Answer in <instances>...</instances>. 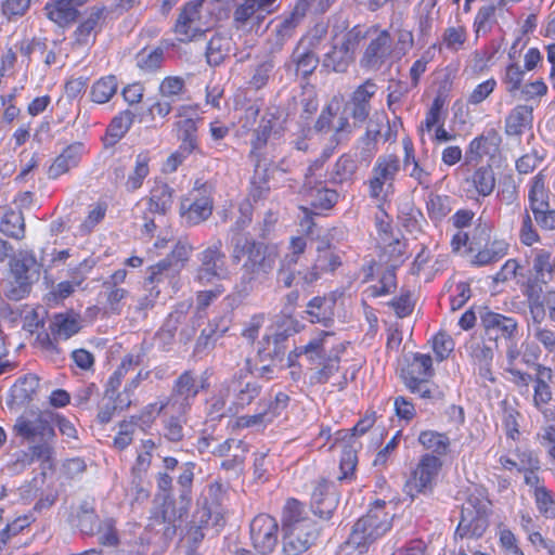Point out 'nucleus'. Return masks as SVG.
<instances>
[{
  "label": "nucleus",
  "instance_id": "obj_33",
  "mask_svg": "<svg viewBox=\"0 0 555 555\" xmlns=\"http://www.w3.org/2000/svg\"><path fill=\"white\" fill-rule=\"evenodd\" d=\"M192 304L182 301L175 306L173 310L166 318L162 328L158 331L157 336L163 341L169 344L172 341L178 326L184 322Z\"/></svg>",
  "mask_w": 555,
  "mask_h": 555
},
{
  "label": "nucleus",
  "instance_id": "obj_1",
  "mask_svg": "<svg viewBox=\"0 0 555 555\" xmlns=\"http://www.w3.org/2000/svg\"><path fill=\"white\" fill-rule=\"evenodd\" d=\"M231 259L233 263L242 262L241 283L244 291L253 288L257 281L266 279L274 269L278 254L245 234L231 236Z\"/></svg>",
  "mask_w": 555,
  "mask_h": 555
},
{
  "label": "nucleus",
  "instance_id": "obj_21",
  "mask_svg": "<svg viewBox=\"0 0 555 555\" xmlns=\"http://www.w3.org/2000/svg\"><path fill=\"white\" fill-rule=\"evenodd\" d=\"M481 323L487 334L495 339L501 336L511 340L518 333V322L514 318L501 313L488 311L481 315Z\"/></svg>",
  "mask_w": 555,
  "mask_h": 555
},
{
  "label": "nucleus",
  "instance_id": "obj_52",
  "mask_svg": "<svg viewBox=\"0 0 555 555\" xmlns=\"http://www.w3.org/2000/svg\"><path fill=\"white\" fill-rule=\"evenodd\" d=\"M168 417L164 421V436L169 441L179 442L184 437L183 427L188 423L189 414L178 415L172 411H165Z\"/></svg>",
  "mask_w": 555,
  "mask_h": 555
},
{
  "label": "nucleus",
  "instance_id": "obj_62",
  "mask_svg": "<svg viewBox=\"0 0 555 555\" xmlns=\"http://www.w3.org/2000/svg\"><path fill=\"white\" fill-rule=\"evenodd\" d=\"M491 228L487 223L479 222L474 229L472 235L464 233V245L468 244L469 250L475 251L487 243H491Z\"/></svg>",
  "mask_w": 555,
  "mask_h": 555
},
{
  "label": "nucleus",
  "instance_id": "obj_20",
  "mask_svg": "<svg viewBox=\"0 0 555 555\" xmlns=\"http://www.w3.org/2000/svg\"><path fill=\"white\" fill-rule=\"evenodd\" d=\"M41 264L31 251L20 250L9 260V271L12 278L34 284L40 278Z\"/></svg>",
  "mask_w": 555,
  "mask_h": 555
},
{
  "label": "nucleus",
  "instance_id": "obj_35",
  "mask_svg": "<svg viewBox=\"0 0 555 555\" xmlns=\"http://www.w3.org/2000/svg\"><path fill=\"white\" fill-rule=\"evenodd\" d=\"M334 307V298L314 297L308 302L306 312L311 323L327 326L333 321Z\"/></svg>",
  "mask_w": 555,
  "mask_h": 555
},
{
  "label": "nucleus",
  "instance_id": "obj_4",
  "mask_svg": "<svg viewBox=\"0 0 555 555\" xmlns=\"http://www.w3.org/2000/svg\"><path fill=\"white\" fill-rule=\"evenodd\" d=\"M52 421V413L40 410L25 411L16 418L13 431L30 444L33 460L51 459L55 438Z\"/></svg>",
  "mask_w": 555,
  "mask_h": 555
},
{
  "label": "nucleus",
  "instance_id": "obj_34",
  "mask_svg": "<svg viewBox=\"0 0 555 555\" xmlns=\"http://www.w3.org/2000/svg\"><path fill=\"white\" fill-rule=\"evenodd\" d=\"M81 150V143L77 142L68 145L50 166L48 171L49 177L55 179L67 172L70 168L76 167L80 159Z\"/></svg>",
  "mask_w": 555,
  "mask_h": 555
},
{
  "label": "nucleus",
  "instance_id": "obj_10",
  "mask_svg": "<svg viewBox=\"0 0 555 555\" xmlns=\"http://www.w3.org/2000/svg\"><path fill=\"white\" fill-rule=\"evenodd\" d=\"M249 370H241L234 374L230 379L221 385L220 396L222 400L217 401L220 406L224 405L223 398L233 396V405L236 409H244L249 405L261 393V385L257 382L248 379Z\"/></svg>",
  "mask_w": 555,
  "mask_h": 555
},
{
  "label": "nucleus",
  "instance_id": "obj_38",
  "mask_svg": "<svg viewBox=\"0 0 555 555\" xmlns=\"http://www.w3.org/2000/svg\"><path fill=\"white\" fill-rule=\"evenodd\" d=\"M532 107L528 105H517L505 119V133L507 135H520L526 127L532 124Z\"/></svg>",
  "mask_w": 555,
  "mask_h": 555
},
{
  "label": "nucleus",
  "instance_id": "obj_57",
  "mask_svg": "<svg viewBox=\"0 0 555 555\" xmlns=\"http://www.w3.org/2000/svg\"><path fill=\"white\" fill-rule=\"evenodd\" d=\"M164 62V50L156 48L152 51L142 50L137 55V65L146 73H153L160 68Z\"/></svg>",
  "mask_w": 555,
  "mask_h": 555
},
{
  "label": "nucleus",
  "instance_id": "obj_24",
  "mask_svg": "<svg viewBox=\"0 0 555 555\" xmlns=\"http://www.w3.org/2000/svg\"><path fill=\"white\" fill-rule=\"evenodd\" d=\"M132 403L129 395V388L118 393L104 391L102 400L98 404L96 420L100 424L109 423L115 413L128 409Z\"/></svg>",
  "mask_w": 555,
  "mask_h": 555
},
{
  "label": "nucleus",
  "instance_id": "obj_61",
  "mask_svg": "<svg viewBox=\"0 0 555 555\" xmlns=\"http://www.w3.org/2000/svg\"><path fill=\"white\" fill-rule=\"evenodd\" d=\"M532 270L534 274L532 276L544 278L546 275L552 276L554 273V266L551 251L546 249H538L534 253Z\"/></svg>",
  "mask_w": 555,
  "mask_h": 555
},
{
  "label": "nucleus",
  "instance_id": "obj_26",
  "mask_svg": "<svg viewBox=\"0 0 555 555\" xmlns=\"http://www.w3.org/2000/svg\"><path fill=\"white\" fill-rule=\"evenodd\" d=\"M464 184L468 197L490 195L495 186L493 169L491 166L479 167L472 176L465 179Z\"/></svg>",
  "mask_w": 555,
  "mask_h": 555
},
{
  "label": "nucleus",
  "instance_id": "obj_41",
  "mask_svg": "<svg viewBox=\"0 0 555 555\" xmlns=\"http://www.w3.org/2000/svg\"><path fill=\"white\" fill-rule=\"evenodd\" d=\"M338 500L333 492L320 487L312 494L311 507L314 515L322 519H330L337 507Z\"/></svg>",
  "mask_w": 555,
  "mask_h": 555
},
{
  "label": "nucleus",
  "instance_id": "obj_60",
  "mask_svg": "<svg viewBox=\"0 0 555 555\" xmlns=\"http://www.w3.org/2000/svg\"><path fill=\"white\" fill-rule=\"evenodd\" d=\"M380 135V127L373 121H370L366 127L364 135L360 139L361 155L363 158L369 159L376 151L377 139Z\"/></svg>",
  "mask_w": 555,
  "mask_h": 555
},
{
  "label": "nucleus",
  "instance_id": "obj_43",
  "mask_svg": "<svg viewBox=\"0 0 555 555\" xmlns=\"http://www.w3.org/2000/svg\"><path fill=\"white\" fill-rule=\"evenodd\" d=\"M39 386V378L36 375L28 374L20 378L11 388L12 402L24 404L30 401Z\"/></svg>",
  "mask_w": 555,
  "mask_h": 555
},
{
  "label": "nucleus",
  "instance_id": "obj_14",
  "mask_svg": "<svg viewBox=\"0 0 555 555\" xmlns=\"http://www.w3.org/2000/svg\"><path fill=\"white\" fill-rule=\"evenodd\" d=\"M222 246V241L218 238L199 254L201 264L197 269L196 280L201 284L206 285L225 276V254Z\"/></svg>",
  "mask_w": 555,
  "mask_h": 555
},
{
  "label": "nucleus",
  "instance_id": "obj_17",
  "mask_svg": "<svg viewBox=\"0 0 555 555\" xmlns=\"http://www.w3.org/2000/svg\"><path fill=\"white\" fill-rule=\"evenodd\" d=\"M393 52L392 38L388 30L384 29L371 39L361 60L362 68L378 70Z\"/></svg>",
  "mask_w": 555,
  "mask_h": 555
},
{
  "label": "nucleus",
  "instance_id": "obj_2",
  "mask_svg": "<svg viewBox=\"0 0 555 555\" xmlns=\"http://www.w3.org/2000/svg\"><path fill=\"white\" fill-rule=\"evenodd\" d=\"M283 552L299 555L308 551L317 541L320 528L308 517L305 505L296 499L287 500L282 516Z\"/></svg>",
  "mask_w": 555,
  "mask_h": 555
},
{
  "label": "nucleus",
  "instance_id": "obj_45",
  "mask_svg": "<svg viewBox=\"0 0 555 555\" xmlns=\"http://www.w3.org/2000/svg\"><path fill=\"white\" fill-rule=\"evenodd\" d=\"M0 232L8 237L23 240L25 237V220L23 214L14 210L5 212L0 221Z\"/></svg>",
  "mask_w": 555,
  "mask_h": 555
},
{
  "label": "nucleus",
  "instance_id": "obj_11",
  "mask_svg": "<svg viewBox=\"0 0 555 555\" xmlns=\"http://www.w3.org/2000/svg\"><path fill=\"white\" fill-rule=\"evenodd\" d=\"M441 460L433 454H424L410 478L404 485V492L414 499L418 494H427L431 492L434 481L441 469Z\"/></svg>",
  "mask_w": 555,
  "mask_h": 555
},
{
  "label": "nucleus",
  "instance_id": "obj_28",
  "mask_svg": "<svg viewBox=\"0 0 555 555\" xmlns=\"http://www.w3.org/2000/svg\"><path fill=\"white\" fill-rule=\"evenodd\" d=\"M178 139L180 140V151L178 155H172L169 160H177L180 156H188L198 151L197 124L193 118H184L176 122Z\"/></svg>",
  "mask_w": 555,
  "mask_h": 555
},
{
  "label": "nucleus",
  "instance_id": "obj_48",
  "mask_svg": "<svg viewBox=\"0 0 555 555\" xmlns=\"http://www.w3.org/2000/svg\"><path fill=\"white\" fill-rule=\"evenodd\" d=\"M356 170L357 164L353 158L348 154H344L333 166L330 172V180L336 184L350 182L353 179Z\"/></svg>",
  "mask_w": 555,
  "mask_h": 555
},
{
  "label": "nucleus",
  "instance_id": "obj_25",
  "mask_svg": "<svg viewBox=\"0 0 555 555\" xmlns=\"http://www.w3.org/2000/svg\"><path fill=\"white\" fill-rule=\"evenodd\" d=\"M302 194L313 208L321 210L333 208L339 197L335 190L327 189L321 181L314 180L304 182Z\"/></svg>",
  "mask_w": 555,
  "mask_h": 555
},
{
  "label": "nucleus",
  "instance_id": "obj_56",
  "mask_svg": "<svg viewBox=\"0 0 555 555\" xmlns=\"http://www.w3.org/2000/svg\"><path fill=\"white\" fill-rule=\"evenodd\" d=\"M1 286L8 299L18 301L29 295L33 285L29 284V282H24L11 276L8 280H3Z\"/></svg>",
  "mask_w": 555,
  "mask_h": 555
},
{
  "label": "nucleus",
  "instance_id": "obj_27",
  "mask_svg": "<svg viewBox=\"0 0 555 555\" xmlns=\"http://www.w3.org/2000/svg\"><path fill=\"white\" fill-rule=\"evenodd\" d=\"M159 297V291L155 287H144V293L132 298V302L126 311L127 319L135 323L144 321L149 317V312L155 307Z\"/></svg>",
  "mask_w": 555,
  "mask_h": 555
},
{
  "label": "nucleus",
  "instance_id": "obj_7",
  "mask_svg": "<svg viewBox=\"0 0 555 555\" xmlns=\"http://www.w3.org/2000/svg\"><path fill=\"white\" fill-rule=\"evenodd\" d=\"M547 280L540 276H529L521 285L522 295L533 324H541L546 318V308L555 312V288L544 289Z\"/></svg>",
  "mask_w": 555,
  "mask_h": 555
},
{
  "label": "nucleus",
  "instance_id": "obj_51",
  "mask_svg": "<svg viewBox=\"0 0 555 555\" xmlns=\"http://www.w3.org/2000/svg\"><path fill=\"white\" fill-rule=\"evenodd\" d=\"M418 442L427 450L438 455H446L449 451L450 439L446 434L434 430H424L418 436Z\"/></svg>",
  "mask_w": 555,
  "mask_h": 555
},
{
  "label": "nucleus",
  "instance_id": "obj_39",
  "mask_svg": "<svg viewBox=\"0 0 555 555\" xmlns=\"http://www.w3.org/2000/svg\"><path fill=\"white\" fill-rule=\"evenodd\" d=\"M172 203V189L165 183H158L151 190L147 212L164 216L170 210Z\"/></svg>",
  "mask_w": 555,
  "mask_h": 555
},
{
  "label": "nucleus",
  "instance_id": "obj_30",
  "mask_svg": "<svg viewBox=\"0 0 555 555\" xmlns=\"http://www.w3.org/2000/svg\"><path fill=\"white\" fill-rule=\"evenodd\" d=\"M301 21L302 18L295 15L294 11L288 16L278 21L273 34L268 40L271 54L282 50L285 42L293 37L295 28Z\"/></svg>",
  "mask_w": 555,
  "mask_h": 555
},
{
  "label": "nucleus",
  "instance_id": "obj_37",
  "mask_svg": "<svg viewBox=\"0 0 555 555\" xmlns=\"http://www.w3.org/2000/svg\"><path fill=\"white\" fill-rule=\"evenodd\" d=\"M47 17L62 28H66L74 24L78 16L79 11L72 5L64 4L57 0H51L44 5Z\"/></svg>",
  "mask_w": 555,
  "mask_h": 555
},
{
  "label": "nucleus",
  "instance_id": "obj_12",
  "mask_svg": "<svg viewBox=\"0 0 555 555\" xmlns=\"http://www.w3.org/2000/svg\"><path fill=\"white\" fill-rule=\"evenodd\" d=\"M214 202L206 184L196 186L189 197L181 202L180 214L188 225L206 221L212 214Z\"/></svg>",
  "mask_w": 555,
  "mask_h": 555
},
{
  "label": "nucleus",
  "instance_id": "obj_46",
  "mask_svg": "<svg viewBox=\"0 0 555 555\" xmlns=\"http://www.w3.org/2000/svg\"><path fill=\"white\" fill-rule=\"evenodd\" d=\"M279 126L278 109L268 111L262 116L259 126L254 130L253 145L255 149L263 146L271 132L276 131Z\"/></svg>",
  "mask_w": 555,
  "mask_h": 555
},
{
  "label": "nucleus",
  "instance_id": "obj_63",
  "mask_svg": "<svg viewBox=\"0 0 555 555\" xmlns=\"http://www.w3.org/2000/svg\"><path fill=\"white\" fill-rule=\"evenodd\" d=\"M286 347L271 338L264 339V346L258 351L260 362L271 361L273 363H281L284 359Z\"/></svg>",
  "mask_w": 555,
  "mask_h": 555
},
{
  "label": "nucleus",
  "instance_id": "obj_40",
  "mask_svg": "<svg viewBox=\"0 0 555 555\" xmlns=\"http://www.w3.org/2000/svg\"><path fill=\"white\" fill-rule=\"evenodd\" d=\"M508 244L504 240H493L476 249L472 263L476 266H488L501 260L507 253Z\"/></svg>",
  "mask_w": 555,
  "mask_h": 555
},
{
  "label": "nucleus",
  "instance_id": "obj_3",
  "mask_svg": "<svg viewBox=\"0 0 555 555\" xmlns=\"http://www.w3.org/2000/svg\"><path fill=\"white\" fill-rule=\"evenodd\" d=\"M345 351L344 343H334V333L320 332L307 345L297 347L288 356L289 365H293V354L302 356L314 371L311 380L317 384H325L339 369V356Z\"/></svg>",
  "mask_w": 555,
  "mask_h": 555
},
{
  "label": "nucleus",
  "instance_id": "obj_18",
  "mask_svg": "<svg viewBox=\"0 0 555 555\" xmlns=\"http://www.w3.org/2000/svg\"><path fill=\"white\" fill-rule=\"evenodd\" d=\"M487 528L488 519L485 512L476 508L472 502L463 505L455 535L461 538H479Z\"/></svg>",
  "mask_w": 555,
  "mask_h": 555
},
{
  "label": "nucleus",
  "instance_id": "obj_55",
  "mask_svg": "<svg viewBox=\"0 0 555 555\" xmlns=\"http://www.w3.org/2000/svg\"><path fill=\"white\" fill-rule=\"evenodd\" d=\"M318 256L314 260V269H319L322 273L333 272L340 264V258L336 255L328 245L322 244L317 248Z\"/></svg>",
  "mask_w": 555,
  "mask_h": 555
},
{
  "label": "nucleus",
  "instance_id": "obj_36",
  "mask_svg": "<svg viewBox=\"0 0 555 555\" xmlns=\"http://www.w3.org/2000/svg\"><path fill=\"white\" fill-rule=\"evenodd\" d=\"M231 37L223 34H215L206 47V60L210 66H219L232 51Z\"/></svg>",
  "mask_w": 555,
  "mask_h": 555
},
{
  "label": "nucleus",
  "instance_id": "obj_23",
  "mask_svg": "<svg viewBox=\"0 0 555 555\" xmlns=\"http://www.w3.org/2000/svg\"><path fill=\"white\" fill-rule=\"evenodd\" d=\"M88 12V16L80 22L74 33L75 43L78 46H86L91 38L95 37V34L102 28L108 13L104 5L92 7Z\"/></svg>",
  "mask_w": 555,
  "mask_h": 555
},
{
  "label": "nucleus",
  "instance_id": "obj_29",
  "mask_svg": "<svg viewBox=\"0 0 555 555\" xmlns=\"http://www.w3.org/2000/svg\"><path fill=\"white\" fill-rule=\"evenodd\" d=\"M192 516V528L218 527L223 524L221 507L210 505L208 498H199Z\"/></svg>",
  "mask_w": 555,
  "mask_h": 555
},
{
  "label": "nucleus",
  "instance_id": "obj_54",
  "mask_svg": "<svg viewBox=\"0 0 555 555\" xmlns=\"http://www.w3.org/2000/svg\"><path fill=\"white\" fill-rule=\"evenodd\" d=\"M139 365V358L134 357L132 354L126 356L120 365L116 369V371L112 374V376L108 378L105 391L118 393V389L121 385L122 378L128 373L129 370Z\"/></svg>",
  "mask_w": 555,
  "mask_h": 555
},
{
  "label": "nucleus",
  "instance_id": "obj_8",
  "mask_svg": "<svg viewBox=\"0 0 555 555\" xmlns=\"http://www.w3.org/2000/svg\"><path fill=\"white\" fill-rule=\"evenodd\" d=\"M375 421L376 413L367 412L364 415V417H362L352 429L338 430L335 434V442H347L344 447L343 454L340 457V475L338 476L339 480L348 479L353 474L358 463L357 449L352 444V439L356 436L364 435L374 425Z\"/></svg>",
  "mask_w": 555,
  "mask_h": 555
},
{
  "label": "nucleus",
  "instance_id": "obj_32",
  "mask_svg": "<svg viewBox=\"0 0 555 555\" xmlns=\"http://www.w3.org/2000/svg\"><path fill=\"white\" fill-rule=\"evenodd\" d=\"M195 467L196 465L193 462H185L179 466L180 474L177 477V483L179 487L180 516L188 512L192 501V487L195 476Z\"/></svg>",
  "mask_w": 555,
  "mask_h": 555
},
{
  "label": "nucleus",
  "instance_id": "obj_16",
  "mask_svg": "<svg viewBox=\"0 0 555 555\" xmlns=\"http://www.w3.org/2000/svg\"><path fill=\"white\" fill-rule=\"evenodd\" d=\"M278 522L268 514L256 516L250 522L253 545L261 554L271 553L278 543Z\"/></svg>",
  "mask_w": 555,
  "mask_h": 555
},
{
  "label": "nucleus",
  "instance_id": "obj_9",
  "mask_svg": "<svg viewBox=\"0 0 555 555\" xmlns=\"http://www.w3.org/2000/svg\"><path fill=\"white\" fill-rule=\"evenodd\" d=\"M365 38L360 26H354L341 38L339 44H334L324 57L322 65L335 73H345L354 60V52Z\"/></svg>",
  "mask_w": 555,
  "mask_h": 555
},
{
  "label": "nucleus",
  "instance_id": "obj_53",
  "mask_svg": "<svg viewBox=\"0 0 555 555\" xmlns=\"http://www.w3.org/2000/svg\"><path fill=\"white\" fill-rule=\"evenodd\" d=\"M117 88L118 85L115 76L103 77L92 86L91 99L99 104L106 103L116 93Z\"/></svg>",
  "mask_w": 555,
  "mask_h": 555
},
{
  "label": "nucleus",
  "instance_id": "obj_50",
  "mask_svg": "<svg viewBox=\"0 0 555 555\" xmlns=\"http://www.w3.org/2000/svg\"><path fill=\"white\" fill-rule=\"evenodd\" d=\"M383 251L379 255V262L392 268L400 267L404 261L405 244L398 238L383 243Z\"/></svg>",
  "mask_w": 555,
  "mask_h": 555
},
{
  "label": "nucleus",
  "instance_id": "obj_5",
  "mask_svg": "<svg viewBox=\"0 0 555 555\" xmlns=\"http://www.w3.org/2000/svg\"><path fill=\"white\" fill-rule=\"evenodd\" d=\"M205 379L195 370H185L173 380L169 396L159 403L158 413L172 411L178 415L189 414L198 396L205 388Z\"/></svg>",
  "mask_w": 555,
  "mask_h": 555
},
{
  "label": "nucleus",
  "instance_id": "obj_42",
  "mask_svg": "<svg viewBox=\"0 0 555 555\" xmlns=\"http://www.w3.org/2000/svg\"><path fill=\"white\" fill-rule=\"evenodd\" d=\"M134 117V113L129 109L114 117L106 130L105 144L114 145L124 138L133 124Z\"/></svg>",
  "mask_w": 555,
  "mask_h": 555
},
{
  "label": "nucleus",
  "instance_id": "obj_59",
  "mask_svg": "<svg viewBox=\"0 0 555 555\" xmlns=\"http://www.w3.org/2000/svg\"><path fill=\"white\" fill-rule=\"evenodd\" d=\"M335 0H298L294 12L295 15L304 18L307 13L323 14L325 13Z\"/></svg>",
  "mask_w": 555,
  "mask_h": 555
},
{
  "label": "nucleus",
  "instance_id": "obj_44",
  "mask_svg": "<svg viewBox=\"0 0 555 555\" xmlns=\"http://www.w3.org/2000/svg\"><path fill=\"white\" fill-rule=\"evenodd\" d=\"M528 199L529 208L533 215L550 206L548 192L545 188L544 175L542 172L533 178Z\"/></svg>",
  "mask_w": 555,
  "mask_h": 555
},
{
  "label": "nucleus",
  "instance_id": "obj_64",
  "mask_svg": "<svg viewBox=\"0 0 555 555\" xmlns=\"http://www.w3.org/2000/svg\"><path fill=\"white\" fill-rule=\"evenodd\" d=\"M356 127L349 121V116L345 111L339 116L334 115L332 142L338 145L346 140Z\"/></svg>",
  "mask_w": 555,
  "mask_h": 555
},
{
  "label": "nucleus",
  "instance_id": "obj_58",
  "mask_svg": "<svg viewBox=\"0 0 555 555\" xmlns=\"http://www.w3.org/2000/svg\"><path fill=\"white\" fill-rule=\"evenodd\" d=\"M294 61L297 65V70L302 74L304 77L311 75L319 64L318 55L312 51H300L297 47L293 53Z\"/></svg>",
  "mask_w": 555,
  "mask_h": 555
},
{
  "label": "nucleus",
  "instance_id": "obj_15",
  "mask_svg": "<svg viewBox=\"0 0 555 555\" xmlns=\"http://www.w3.org/2000/svg\"><path fill=\"white\" fill-rule=\"evenodd\" d=\"M399 170L400 160L397 155L379 156L372 169V177L369 181L371 197L376 199L384 197L386 194L385 185L387 189L392 186Z\"/></svg>",
  "mask_w": 555,
  "mask_h": 555
},
{
  "label": "nucleus",
  "instance_id": "obj_31",
  "mask_svg": "<svg viewBox=\"0 0 555 555\" xmlns=\"http://www.w3.org/2000/svg\"><path fill=\"white\" fill-rule=\"evenodd\" d=\"M81 328L80 317L74 312L57 313L50 322V331L54 340H66Z\"/></svg>",
  "mask_w": 555,
  "mask_h": 555
},
{
  "label": "nucleus",
  "instance_id": "obj_47",
  "mask_svg": "<svg viewBox=\"0 0 555 555\" xmlns=\"http://www.w3.org/2000/svg\"><path fill=\"white\" fill-rule=\"evenodd\" d=\"M156 444L153 440L147 439L142 441L141 451L138 453L134 465L132 466L131 474L133 482L140 483L143 476L149 470L152 463V452L155 450Z\"/></svg>",
  "mask_w": 555,
  "mask_h": 555
},
{
  "label": "nucleus",
  "instance_id": "obj_22",
  "mask_svg": "<svg viewBox=\"0 0 555 555\" xmlns=\"http://www.w3.org/2000/svg\"><path fill=\"white\" fill-rule=\"evenodd\" d=\"M201 9L202 2L189 3L184 7L176 23V33L179 36V40H191L203 31Z\"/></svg>",
  "mask_w": 555,
  "mask_h": 555
},
{
  "label": "nucleus",
  "instance_id": "obj_19",
  "mask_svg": "<svg viewBox=\"0 0 555 555\" xmlns=\"http://www.w3.org/2000/svg\"><path fill=\"white\" fill-rule=\"evenodd\" d=\"M179 266L180 264H171L169 260H160L154 266H151L144 282V287H155L159 291V295L168 287L176 289L180 274Z\"/></svg>",
  "mask_w": 555,
  "mask_h": 555
},
{
  "label": "nucleus",
  "instance_id": "obj_6",
  "mask_svg": "<svg viewBox=\"0 0 555 555\" xmlns=\"http://www.w3.org/2000/svg\"><path fill=\"white\" fill-rule=\"evenodd\" d=\"M385 508V501H376L366 515L353 525L347 543L356 548L365 547L385 534L389 530L392 519Z\"/></svg>",
  "mask_w": 555,
  "mask_h": 555
},
{
  "label": "nucleus",
  "instance_id": "obj_49",
  "mask_svg": "<svg viewBox=\"0 0 555 555\" xmlns=\"http://www.w3.org/2000/svg\"><path fill=\"white\" fill-rule=\"evenodd\" d=\"M149 164L150 156L146 153L137 155L134 168L125 182L128 192H133L142 186L144 179L150 173Z\"/></svg>",
  "mask_w": 555,
  "mask_h": 555
},
{
  "label": "nucleus",
  "instance_id": "obj_13",
  "mask_svg": "<svg viewBox=\"0 0 555 555\" xmlns=\"http://www.w3.org/2000/svg\"><path fill=\"white\" fill-rule=\"evenodd\" d=\"M276 0H233V23L236 28L257 31Z\"/></svg>",
  "mask_w": 555,
  "mask_h": 555
}]
</instances>
